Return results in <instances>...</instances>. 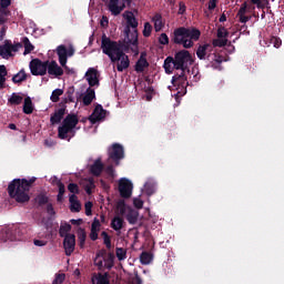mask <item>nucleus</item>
Masks as SVG:
<instances>
[{"label":"nucleus","mask_w":284,"mask_h":284,"mask_svg":"<svg viewBox=\"0 0 284 284\" xmlns=\"http://www.w3.org/2000/svg\"><path fill=\"white\" fill-rule=\"evenodd\" d=\"M133 191V184L130 180L123 178L119 182V192L122 199H130Z\"/></svg>","instance_id":"12"},{"label":"nucleus","mask_w":284,"mask_h":284,"mask_svg":"<svg viewBox=\"0 0 284 284\" xmlns=\"http://www.w3.org/2000/svg\"><path fill=\"white\" fill-rule=\"evenodd\" d=\"M57 53L59 57L60 65L64 69H68L67 62H68V49L64 44H60L57 47Z\"/></svg>","instance_id":"19"},{"label":"nucleus","mask_w":284,"mask_h":284,"mask_svg":"<svg viewBox=\"0 0 284 284\" xmlns=\"http://www.w3.org/2000/svg\"><path fill=\"white\" fill-rule=\"evenodd\" d=\"M37 182V178L14 179L8 185V194L10 199H13L18 203H27L30 201L29 192L33 184Z\"/></svg>","instance_id":"1"},{"label":"nucleus","mask_w":284,"mask_h":284,"mask_svg":"<svg viewBox=\"0 0 284 284\" xmlns=\"http://www.w3.org/2000/svg\"><path fill=\"white\" fill-rule=\"evenodd\" d=\"M72 231V225L69 223H64L60 225L59 235L62 239H65L67 236L71 235L69 232Z\"/></svg>","instance_id":"35"},{"label":"nucleus","mask_w":284,"mask_h":284,"mask_svg":"<svg viewBox=\"0 0 284 284\" xmlns=\"http://www.w3.org/2000/svg\"><path fill=\"white\" fill-rule=\"evenodd\" d=\"M22 43L24 47L23 54L31 53L34 50V45L30 42V39L28 37L22 38Z\"/></svg>","instance_id":"39"},{"label":"nucleus","mask_w":284,"mask_h":284,"mask_svg":"<svg viewBox=\"0 0 284 284\" xmlns=\"http://www.w3.org/2000/svg\"><path fill=\"white\" fill-rule=\"evenodd\" d=\"M97 98V93L94 89L88 88L83 95V105H90L94 99Z\"/></svg>","instance_id":"29"},{"label":"nucleus","mask_w":284,"mask_h":284,"mask_svg":"<svg viewBox=\"0 0 284 284\" xmlns=\"http://www.w3.org/2000/svg\"><path fill=\"white\" fill-rule=\"evenodd\" d=\"M91 283L92 284H111L110 275L108 272H105V273L94 272L91 275Z\"/></svg>","instance_id":"17"},{"label":"nucleus","mask_w":284,"mask_h":284,"mask_svg":"<svg viewBox=\"0 0 284 284\" xmlns=\"http://www.w3.org/2000/svg\"><path fill=\"white\" fill-rule=\"evenodd\" d=\"M194 60L190 51L186 49H182L181 51H178L174 55V69L181 70V73L174 74L172 77L171 83L176 85H183L186 83L187 78L185 75V71L190 69L191 65H193Z\"/></svg>","instance_id":"2"},{"label":"nucleus","mask_w":284,"mask_h":284,"mask_svg":"<svg viewBox=\"0 0 284 284\" xmlns=\"http://www.w3.org/2000/svg\"><path fill=\"white\" fill-rule=\"evenodd\" d=\"M65 111H67V106H62L60 109H57L54 111V113L51 114V119H50L51 125H55V124L61 123V121L64 119Z\"/></svg>","instance_id":"22"},{"label":"nucleus","mask_w":284,"mask_h":284,"mask_svg":"<svg viewBox=\"0 0 284 284\" xmlns=\"http://www.w3.org/2000/svg\"><path fill=\"white\" fill-rule=\"evenodd\" d=\"M7 75H8L7 67L4 64H0V77L6 79Z\"/></svg>","instance_id":"61"},{"label":"nucleus","mask_w":284,"mask_h":284,"mask_svg":"<svg viewBox=\"0 0 284 284\" xmlns=\"http://www.w3.org/2000/svg\"><path fill=\"white\" fill-rule=\"evenodd\" d=\"M163 69L166 74H172L175 69V58L171 55L166 57L163 63Z\"/></svg>","instance_id":"27"},{"label":"nucleus","mask_w":284,"mask_h":284,"mask_svg":"<svg viewBox=\"0 0 284 284\" xmlns=\"http://www.w3.org/2000/svg\"><path fill=\"white\" fill-rule=\"evenodd\" d=\"M92 207H93V203L92 202H87L84 204V210H85V215L87 216H91L92 214Z\"/></svg>","instance_id":"54"},{"label":"nucleus","mask_w":284,"mask_h":284,"mask_svg":"<svg viewBox=\"0 0 284 284\" xmlns=\"http://www.w3.org/2000/svg\"><path fill=\"white\" fill-rule=\"evenodd\" d=\"M65 282V273H55L52 281L53 284H63Z\"/></svg>","instance_id":"49"},{"label":"nucleus","mask_w":284,"mask_h":284,"mask_svg":"<svg viewBox=\"0 0 284 284\" xmlns=\"http://www.w3.org/2000/svg\"><path fill=\"white\" fill-rule=\"evenodd\" d=\"M126 7V0H110L108 3V10L113 16H120Z\"/></svg>","instance_id":"13"},{"label":"nucleus","mask_w":284,"mask_h":284,"mask_svg":"<svg viewBox=\"0 0 284 284\" xmlns=\"http://www.w3.org/2000/svg\"><path fill=\"white\" fill-rule=\"evenodd\" d=\"M103 169H104V165H103L102 159H98L93 162V164H91L90 173L93 176L98 178V176H101V174L103 173Z\"/></svg>","instance_id":"23"},{"label":"nucleus","mask_w":284,"mask_h":284,"mask_svg":"<svg viewBox=\"0 0 284 284\" xmlns=\"http://www.w3.org/2000/svg\"><path fill=\"white\" fill-rule=\"evenodd\" d=\"M201 32L196 28L180 27L174 29L172 42L181 44L184 49L194 47V41H199Z\"/></svg>","instance_id":"3"},{"label":"nucleus","mask_w":284,"mask_h":284,"mask_svg":"<svg viewBox=\"0 0 284 284\" xmlns=\"http://www.w3.org/2000/svg\"><path fill=\"white\" fill-rule=\"evenodd\" d=\"M94 187H95L94 180H90L89 184L85 185L84 191L87 194L90 195V194H92V190H94Z\"/></svg>","instance_id":"52"},{"label":"nucleus","mask_w":284,"mask_h":284,"mask_svg":"<svg viewBox=\"0 0 284 284\" xmlns=\"http://www.w3.org/2000/svg\"><path fill=\"white\" fill-rule=\"evenodd\" d=\"M101 50L113 63L120 61L123 54L122 43L112 41V39L105 34H103L101 39Z\"/></svg>","instance_id":"7"},{"label":"nucleus","mask_w":284,"mask_h":284,"mask_svg":"<svg viewBox=\"0 0 284 284\" xmlns=\"http://www.w3.org/2000/svg\"><path fill=\"white\" fill-rule=\"evenodd\" d=\"M67 190L72 193L71 195H78L81 194V189L78 184H75L74 182H71L68 186Z\"/></svg>","instance_id":"45"},{"label":"nucleus","mask_w":284,"mask_h":284,"mask_svg":"<svg viewBox=\"0 0 284 284\" xmlns=\"http://www.w3.org/2000/svg\"><path fill=\"white\" fill-rule=\"evenodd\" d=\"M85 79L88 80L89 85L95 87L99 85L100 81L98 79V70L91 67L87 72H85Z\"/></svg>","instance_id":"20"},{"label":"nucleus","mask_w":284,"mask_h":284,"mask_svg":"<svg viewBox=\"0 0 284 284\" xmlns=\"http://www.w3.org/2000/svg\"><path fill=\"white\" fill-rule=\"evenodd\" d=\"M109 160H112L115 166H120V161L125 158V152L123 145L120 143H113L108 149Z\"/></svg>","instance_id":"8"},{"label":"nucleus","mask_w":284,"mask_h":284,"mask_svg":"<svg viewBox=\"0 0 284 284\" xmlns=\"http://www.w3.org/2000/svg\"><path fill=\"white\" fill-rule=\"evenodd\" d=\"M153 254L151 252H142L140 254V263L142 265H149L152 263Z\"/></svg>","instance_id":"34"},{"label":"nucleus","mask_w":284,"mask_h":284,"mask_svg":"<svg viewBox=\"0 0 284 284\" xmlns=\"http://www.w3.org/2000/svg\"><path fill=\"white\" fill-rule=\"evenodd\" d=\"M153 22H154L155 31L159 32L163 27L162 17L160 14L154 16L153 17Z\"/></svg>","instance_id":"47"},{"label":"nucleus","mask_w":284,"mask_h":284,"mask_svg":"<svg viewBox=\"0 0 284 284\" xmlns=\"http://www.w3.org/2000/svg\"><path fill=\"white\" fill-rule=\"evenodd\" d=\"M186 12V6L184 4L183 1L179 2V10H178V14L183 16Z\"/></svg>","instance_id":"58"},{"label":"nucleus","mask_w":284,"mask_h":284,"mask_svg":"<svg viewBox=\"0 0 284 284\" xmlns=\"http://www.w3.org/2000/svg\"><path fill=\"white\" fill-rule=\"evenodd\" d=\"M34 108H33V101L30 97L26 98L24 99V102H23V113L24 114H32Z\"/></svg>","instance_id":"32"},{"label":"nucleus","mask_w":284,"mask_h":284,"mask_svg":"<svg viewBox=\"0 0 284 284\" xmlns=\"http://www.w3.org/2000/svg\"><path fill=\"white\" fill-rule=\"evenodd\" d=\"M106 110L103 109V105L98 104L94 110L92 111V114L90 115L89 120L92 124L105 119Z\"/></svg>","instance_id":"14"},{"label":"nucleus","mask_w":284,"mask_h":284,"mask_svg":"<svg viewBox=\"0 0 284 284\" xmlns=\"http://www.w3.org/2000/svg\"><path fill=\"white\" fill-rule=\"evenodd\" d=\"M115 256L118 257L119 262H123V260L128 258V250L122 247H116Z\"/></svg>","instance_id":"41"},{"label":"nucleus","mask_w":284,"mask_h":284,"mask_svg":"<svg viewBox=\"0 0 284 284\" xmlns=\"http://www.w3.org/2000/svg\"><path fill=\"white\" fill-rule=\"evenodd\" d=\"M101 230V222L94 217L93 222L91 223V233L90 239L91 241H97L99 239V232Z\"/></svg>","instance_id":"25"},{"label":"nucleus","mask_w":284,"mask_h":284,"mask_svg":"<svg viewBox=\"0 0 284 284\" xmlns=\"http://www.w3.org/2000/svg\"><path fill=\"white\" fill-rule=\"evenodd\" d=\"M146 53L145 52H142L138 62L135 63L134 65V70L138 72V73H142L144 72L145 69H148L150 67V62L146 60Z\"/></svg>","instance_id":"21"},{"label":"nucleus","mask_w":284,"mask_h":284,"mask_svg":"<svg viewBox=\"0 0 284 284\" xmlns=\"http://www.w3.org/2000/svg\"><path fill=\"white\" fill-rule=\"evenodd\" d=\"M133 204H134V207L138 210L143 209V200H141V199H134Z\"/></svg>","instance_id":"59"},{"label":"nucleus","mask_w":284,"mask_h":284,"mask_svg":"<svg viewBox=\"0 0 284 284\" xmlns=\"http://www.w3.org/2000/svg\"><path fill=\"white\" fill-rule=\"evenodd\" d=\"M23 102V97L19 95V93L13 92L11 98L8 99V104L10 105H20Z\"/></svg>","instance_id":"37"},{"label":"nucleus","mask_w":284,"mask_h":284,"mask_svg":"<svg viewBox=\"0 0 284 284\" xmlns=\"http://www.w3.org/2000/svg\"><path fill=\"white\" fill-rule=\"evenodd\" d=\"M105 172L109 176L114 178L115 176V170L113 168V164H109L105 169Z\"/></svg>","instance_id":"56"},{"label":"nucleus","mask_w":284,"mask_h":284,"mask_svg":"<svg viewBox=\"0 0 284 284\" xmlns=\"http://www.w3.org/2000/svg\"><path fill=\"white\" fill-rule=\"evenodd\" d=\"M34 201L38 207H43V205L49 204L50 197L44 193H40L36 196Z\"/></svg>","instance_id":"31"},{"label":"nucleus","mask_w":284,"mask_h":284,"mask_svg":"<svg viewBox=\"0 0 284 284\" xmlns=\"http://www.w3.org/2000/svg\"><path fill=\"white\" fill-rule=\"evenodd\" d=\"M78 242H79V246L81 248H84L85 246V241H87V237H88V234H87V231L84 229H79L78 232Z\"/></svg>","instance_id":"33"},{"label":"nucleus","mask_w":284,"mask_h":284,"mask_svg":"<svg viewBox=\"0 0 284 284\" xmlns=\"http://www.w3.org/2000/svg\"><path fill=\"white\" fill-rule=\"evenodd\" d=\"M229 31L223 27L217 29V38L219 39H227L229 38Z\"/></svg>","instance_id":"51"},{"label":"nucleus","mask_w":284,"mask_h":284,"mask_svg":"<svg viewBox=\"0 0 284 284\" xmlns=\"http://www.w3.org/2000/svg\"><path fill=\"white\" fill-rule=\"evenodd\" d=\"M64 94V90L55 89L51 92V102L57 103L60 100V97Z\"/></svg>","instance_id":"42"},{"label":"nucleus","mask_w":284,"mask_h":284,"mask_svg":"<svg viewBox=\"0 0 284 284\" xmlns=\"http://www.w3.org/2000/svg\"><path fill=\"white\" fill-rule=\"evenodd\" d=\"M57 186L59 187V193L64 195L65 194V185H64V183L62 181H58L57 182Z\"/></svg>","instance_id":"60"},{"label":"nucleus","mask_w":284,"mask_h":284,"mask_svg":"<svg viewBox=\"0 0 284 284\" xmlns=\"http://www.w3.org/2000/svg\"><path fill=\"white\" fill-rule=\"evenodd\" d=\"M63 247L65 250L67 256H71L75 250V235L69 234L63 240Z\"/></svg>","instance_id":"15"},{"label":"nucleus","mask_w":284,"mask_h":284,"mask_svg":"<svg viewBox=\"0 0 284 284\" xmlns=\"http://www.w3.org/2000/svg\"><path fill=\"white\" fill-rule=\"evenodd\" d=\"M196 57L200 60L207 61V67L220 70L224 57L217 53L212 43H204L196 49Z\"/></svg>","instance_id":"4"},{"label":"nucleus","mask_w":284,"mask_h":284,"mask_svg":"<svg viewBox=\"0 0 284 284\" xmlns=\"http://www.w3.org/2000/svg\"><path fill=\"white\" fill-rule=\"evenodd\" d=\"M27 229L23 225L14 226L13 230L7 232V237L10 241H23L27 235Z\"/></svg>","instance_id":"11"},{"label":"nucleus","mask_w":284,"mask_h":284,"mask_svg":"<svg viewBox=\"0 0 284 284\" xmlns=\"http://www.w3.org/2000/svg\"><path fill=\"white\" fill-rule=\"evenodd\" d=\"M139 220V213L135 211H131L130 213L126 214V221L131 224V225H135V223Z\"/></svg>","instance_id":"44"},{"label":"nucleus","mask_w":284,"mask_h":284,"mask_svg":"<svg viewBox=\"0 0 284 284\" xmlns=\"http://www.w3.org/2000/svg\"><path fill=\"white\" fill-rule=\"evenodd\" d=\"M248 6L250 4H247L246 1H244L241 4L239 13H237V17L240 19V23H246V22H248L252 19V17L245 16L248 12Z\"/></svg>","instance_id":"24"},{"label":"nucleus","mask_w":284,"mask_h":284,"mask_svg":"<svg viewBox=\"0 0 284 284\" xmlns=\"http://www.w3.org/2000/svg\"><path fill=\"white\" fill-rule=\"evenodd\" d=\"M116 62H118L116 70L119 72H122V71L126 70L130 67L129 57L124 53V51H122L121 58Z\"/></svg>","instance_id":"26"},{"label":"nucleus","mask_w":284,"mask_h":284,"mask_svg":"<svg viewBox=\"0 0 284 284\" xmlns=\"http://www.w3.org/2000/svg\"><path fill=\"white\" fill-rule=\"evenodd\" d=\"M152 34V24L146 21V23L144 24V30H143V36L144 38H150Z\"/></svg>","instance_id":"50"},{"label":"nucleus","mask_w":284,"mask_h":284,"mask_svg":"<svg viewBox=\"0 0 284 284\" xmlns=\"http://www.w3.org/2000/svg\"><path fill=\"white\" fill-rule=\"evenodd\" d=\"M271 42H272L274 48L278 49L282 44V39L276 38V37H272Z\"/></svg>","instance_id":"55"},{"label":"nucleus","mask_w":284,"mask_h":284,"mask_svg":"<svg viewBox=\"0 0 284 284\" xmlns=\"http://www.w3.org/2000/svg\"><path fill=\"white\" fill-rule=\"evenodd\" d=\"M159 42L163 45L169 44V37L166 33H162L159 38Z\"/></svg>","instance_id":"57"},{"label":"nucleus","mask_w":284,"mask_h":284,"mask_svg":"<svg viewBox=\"0 0 284 284\" xmlns=\"http://www.w3.org/2000/svg\"><path fill=\"white\" fill-rule=\"evenodd\" d=\"M123 17L126 19V43L131 44V51L135 54H139V34H138V21L132 11H125Z\"/></svg>","instance_id":"5"},{"label":"nucleus","mask_w":284,"mask_h":284,"mask_svg":"<svg viewBox=\"0 0 284 284\" xmlns=\"http://www.w3.org/2000/svg\"><path fill=\"white\" fill-rule=\"evenodd\" d=\"M144 191L146 195H153L155 193V184H153V182H146V184L144 185Z\"/></svg>","instance_id":"48"},{"label":"nucleus","mask_w":284,"mask_h":284,"mask_svg":"<svg viewBox=\"0 0 284 284\" xmlns=\"http://www.w3.org/2000/svg\"><path fill=\"white\" fill-rule=\"evenodd\" d=\"M49 61H41L40 58H33L29 63V69L32 75L43 77L48 72Z\"/></svg>","instance_id":"9"},{"label":"nucleus","mask_w":284,"mask_h":284,"mask_svg":"<svg viewBox=\"0 0 284 284\" xmlns=\"http://www.w3.org/2000/svg\"><path fill=\"white\" fill-rule=\"evenodd\" d=\"M101 236L103 239V243L106 246V248L111 250L112 248V240H111L110 235L108 234V232L103 231L101 233Z\"/></svg>","instance_id":"46"},{"label":"nucleus","mask_w":284,"mask_h":284,"mask_svg":"<svg viewBox=\"0 0 284 284\" xmlns=\"http://www.w3.org/2000/svg\"><path fill=\"white\" fill-rule=\"evenodd\" d=\"M10 4L11 0H0V26L4 24L7 22V17L10 16V10H8Z\"/></svg>","instance_id":"18"},{"label":"nucleus","mask_w":284,"mask_h":284,"mask_svg":"<svg viewBox=\"0 0 284 284\" xmlns=\"http://www.w3.org/2000/svg\"><path fill=\"white\" fill-rule=\"evenodd\" d=\"M124 225V220L120 215H115L111 222V229L114 231H121Z\"/></svg>","instance_id":"30"},{"label":"nucleus","mask_w":284,"mask_h":284,"mask_svg":"<svg viewBox=\"0 0 284 284\" xmlns=\"http://www.w3.org/2000/svg\"><path fill=\"white\" fill-rule=\"evenodd\" d=\"M227 42H229V39L217 38V39H213V42L211 45L213 47V50H215V48L226 47Z\"/></svg>","instance_id":"40"},{"label":"nucleus","mask_w":284,"mask_h":284,"mask_svg":"<svg viewBox=\"0 0 284 284\" xmlns=\"http://www.w3.org/2000/svg\"><path fill=\"white\" fill-rule=\"evenodd\" d=\"M106 253H108V252L102 248V250H100V251L97 252V256H95V257L102 258L103 262H104V258H105V256H106Z\"/></svg>","instance_id":"62"},{"label":"nucleus","mask_w":284,"mask_h":284,"mask_svg":"<svg viewBox=\"0 0 284 284\" xmlns=\"http://www.w3.org/2000/svg\"><path fill=\"white\" fill-rule=\"evenodd\" d=\"M27 80V73L26 70L22 69L18 73L13 74L12 81L14 84H20L22 81Z\"/></svg>","instance_id":"36"},{"label":"nucleus","mask_w":284,"mask_h":284,"mask_svg":"<svg viewBox=\"0 0 284 284\" xmlns=\"http://www.w3.org/2000/svg\"><path fill=\"white\" fill-rule=\"evenodd\" d=\"M93 264L98 266L99 271H103V267H105L103 264V258L101 260L98 256H95V258L93 260Z\"/></svg>","instance_id":"53"},{"label":"nucleus","mask_w":284,"mask_h":284,"mask_svg":"<svg viewBox=\"0 0 284 284\" xmlns=\"http://www.w3.org/2000/svg\"><path fill=\"white\" fill-rule=\"evenodd\" d=\"M70 211L78 213L81 212V203L77 195H69Z\"/></svg>","instance_id":"28"},{"label":"nucleus","mask_w":284,"mask_h":284,"mask_svg":"<svg viewBox=\"0 0 284 284\" xmlns=\"http://www.w3.org/2000/svg\"><path fill=\"white\" fill-rule=\"evenodd\" d=\"M114 258H115L114 253L110 252V253L105 254V257H104L103 262H104V267H106L109 271L114 265Z\"/></svg>","instance_id":"38"},{"label":"nucleus","mask_w":284,"mask_h":284,"mask_svg":"<svg viewBox=\"0 0 284 284\" xmlns=\"http://www.w3.org/2000/svg\"><path fill=\"white\" fill-rule=\"evenodd\" d=\"M47 213H49L51 215L55 214V210L51 203L47 204Z\"/></svg>","instance_id":"64"},{"label":"nucleus","mask_w":284,"mask_h":284,"mask_svg":"<svg viewBox=\"0 0 284 284\" xmlns=\"http://www.w3.org/2000/svg\"><path fill=\"white\" fill-rule=\"evenodd\" d=\"M115 210H116V212H118L121 216H124V214L126 213V204H125L124 200H120V201L116 203Z\"/></svg>","instance_id":"43"},{"label":"nucleus","mask_w":284,"mask_h":284,"mask_svg":"<svg viewBox=\"0 0 284 284\" xmlns=\"http://www.w3.org/2000/svg\"><path fill=\"white\" fill-rule=\"evenodd\" d=\"M217 6V0H209V11H214Z\"/></svg>","instance_id":"63"},{"label":"nucleus","mask_w":284,"mask_h":284,"mask_svg":"<svg viewBox=\"0 0 284 284\" xmlns=\"http://www.w3.org/2000/svg\"><path fill=\"white\" fill-rule=\"evenodd\" d=\"M21 48H23L22 43L18 42V43L12 44L10 39H6L4 44L0 45V57L2 59L8 60L14 55L12 52H18L19 49H21Z\"/></svg>","instance_id":"10"},{"label":"nucleus","mask_w":284,"mask_h":284,"mask_svg":"<svg viewBox=\"0 0 284 284\" xmlns=\"http://www.w3.org/2000/svg\"><path fill=\"white\" fill-rule=\"evenodd\" d=\"M47 71L49 75L54 78H60L64 75V70L61 65L57 63V61H49Z\"/></svg>","instance_id":"16"},{"label":"nucleus","mask_w":284,"mask_h":284,"mask_svg":"<svg viewBox=\"0 0 284 284\" xmlns=\"http://www.w3.org/2000/svg\"><path fill=\"white\" fill-rule=\"evenodd\" d=\"M79 122L80 120L77 114H68L58 128V138L60 140L71 141L75 136V129Z\"/></svg>","instance_id":"6"}]
</instances>
